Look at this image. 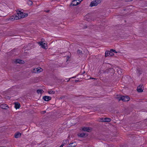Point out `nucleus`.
Here are the masks:
<instances>
[{"label": "nucleus", "mask_w": 147, "mask_h": 147, "mask_svg": "<svg viewBox=\"0 0 147 147\" xmlns=\"http://www.w3.org/2000/svg\"><path fill=\"white\" fill-rule=\"evenodd\" d=\"M21 134L20 133H18L15 135V137L16 138H20L21 136Z\"/></svg>", "instance_id": "2eb2a0df"}, {"label": "nucleus", "mask_w": 147, "mask_h": 147, "mask_svg": "<svg viewBox=\"0 0 147 147\" xmlns=\"http://www.w3.org/2000/svg\"><path fill=\"white\" fill-rule=\"evenodd\" d=\"M87 136V135H86V134L84 133H81V134H78V136L79 137H84V136L86 137Z\"/></svg>", "instance_id": "f8f14e48"}, {"label": "nucleus", "mask_w": 147, "mask_h": 147, "mask_svg": "<svg viewBox=\"0 0 147 147\" xmlns=\"http://www.w3.org/2000/svg\"><path fill=\"white\" fill-rule=\"evenodd\" d=\"M34 73H38V67L35 68L34 69Z\"/></svg>", "instance_id": "4be33fe9"}, {"label": "nucleus", "mask_w": 147, "mask_h": 147, "mask_svg": "<svg viewBox=\"0 0 147 147\" xmlns=\"http://www.w3.org/2000/svg\"><path fill=\"white\" fill-rule=\"evenodd\" d=\"M15 62L16 63L23 64L24 63V61L23 60L17 59L16 60Z\"/></svg>", "instance_id": "9b49d317"}, {"label": "nucleus", "mask_w": 147, "mask_h": 147, "mask_svg": "<svg viewBox=\"0 0 147 147\" xmlns=\"http://www.w3.org/2000/svg\"><path fill=\"white\" fill-rule=\"evenodd\" d=\"M42 112L43 113H46V111H42Z\"/></svg>", "instance_id": "473e14b6"}, {"label": "nucleus", "mask_w": 147, "mask_h": 147, "mask_svg": "<svg viewBox=\"0 0 147 147\" xmlns=\"http://www.w3.org/2000/svg\"><path fill=\"white\" fill-rule=\"evenodd\" d=\"M82 130L84 131L90 132L91 131L92 128L88 127H84L82 128Z\"/></svg>", "instance_id": "6e6552de"}, {"label": "nucleus", "mask_w": 147, "mask_h": 147, "mask_svg": "<svg viewBox=\"0 0 147 147\" xmlns=\"http://www.w3.org/2000/svg\"><path fill=\"white\" fill-rule=\"evenodd\" d=\"M110 54L109 51H107L105 52V56L106 57L108 56Z\"/></svg>", "instance_id": "6ab92c4d"}, {"label": "nucleus", "mask_w": 147, "mask_h": 147, "mask_svg": "<svg viewBox=\"0 0 147 147\" xmlns=\"http://www.w3.org/2000/svg\"><path fill=\"white\" fill-rule=\"evenodd\" d=\"M11 20H17L18 19V17L17 15H13L11 16L9 18Z\"/></svg>", "instance_id": "0eeeda50"}, {"label": "nucleus", "mask_w": 147, "mask_h": 147, "mask_svg": "<svg viewBox=\"0 0 147 147\" xmlns=\"http://www.w3.org/2000/svg\"><path fill=\"white\" fill-rule=\"evenodd\" d=\"M137 72L138 74L139 75H140L142 73V71L139 68H137Z\"/></svg>", "instance_id": "dca6fc26"}, {"label": "nucleus", "mask_w": 147, "mask_h": 147, "mask_svg": "<svg viewBox=\"0 0 147 147\" xmlns=\"http://www.w3.org/2000/svg\"><path fill=\"white\" fill-rule=\"evenodd\" d=\"M132 0H126L125 1L126 2H129L131 1Z\"/></svg>", "instance_id": "c85d7f7f"}, {"label": "nucleus", "mask_w": 147, "mask_h": 147, "mask_svg": "<svg viewBox=\"0 0 147 147\" xmlns=\"http://www.w3.org/2000/svg\"><path fill=\"white\" fill-rule=\"evenodd\" d=\"M85 73V71H84L82 73V74H84Z\"/></svg>", "instance_id": "f704fd0d"}, {"label": "nucleus", "mask_w": 147, "mask_h": 147, "mask_svg": "<svg viewBox=\"0 0 147 147\" xmlns=\"http://www.w3.org/2000/svg\"><path fill=\"white\" fill-rule=\"evenodd\" d=\"M42 98L45 101H48L51 99V97L50 96H45L43 97Z\"/></svg>", "instance_id": "423d86ee"}, {"label": "nucleus", "mask_w": 147, "mask_h": 147, "mask_svg": "<svg viewBox=\"0 0 147 147\" xmlns=\"http://www.w3.org/2000/svg\"><path fill=\"white\" fill-rule=\"evenodd\" d=\"M44 92L42 90H37V93L39 94V93L41 94Z\"/></svg>", "instance_id": "aec40b11"}, {"label": "nucleus", "mask_w": 147, "mask_h": 147, "mask_svg": "<svg viewBox=\"0 0 147 147\" xmlns=\"http://www.w3.org/2000/svg\"><path fill=\"white\" fill-rule=\"evenodd\" d=\"M78 1H79V3H80L81 1H83V0H78Z\"/></svg>", "instance_id": "7c9ffc66"}, {"label": "nucleus", "mask_w": 147, "mask_h": 147, "mask_svg": "<svg viewBox=\"0 0 147 147\" xmlns=\"http://www.w3.org/2000/svg\"><path fill=\"white\" fill-rule=\"evenodd\" d=\"M0 107L1 108L7 109L8 108V105L6 104H2L0 105Z\"/></svg>", "instance_id": "1a4fd4ad"}, {"label": "nucleus", "mask_w": 147, "mask_h": 147, "mask_svg": "<svg viewBox=\"0 0 147 147\" xmlns=\"http://www.w3.org/2000/svg\"><path fill=\"white\" fill-rule=\"evenodd\" d=\"M38 43L42 48L45 49H46V47H47V45L45 43H43V42H38Z\"/></svg>", "instance_id": "39448f33"}, {"label": "nucleus", "mask_w": 147, "mask_h": 147, "mask_svg": "<svg viewBox=\"0 0 147 147\" xmlns=\"http://www.w3.org/2000/svg\"><path fill=\"white\" fill-rule=\"evenodd\" d=\"M101 121L102 122H110L111 121V119L109 118H102L101 119Z\"/></svg>", "instance_id": "9d476101"}, {"label": "nucleus", "mask_w": 147, "mask_h": 147, "mask_svg": "<svg viewBox=\"0 0 147 147\" xmlns=\"http://www.w3.org/2000/svg\"><path fill=\"white\" fill-rule=\"evenodd\" d=\"M102 1V0H95L93 1L91 3L90 6L91 7L96 6L98 4L100 3Z\"/></svg>", "instance_id": "7ed1b4c3"}, {"label": "nucleus", "mask_w": 147, "mask_h": 147, "mask_svg": "<svg viewBox=\"0 0 147 147\" xmlns=\"http://www.w3.org/2000/svg\"><path fill=\"white\" fill-rule=\"evenodd\" d=\"M110 51H111V52H115V53H117V52L115 50H114V49H111Z\"/></svg>", "instance_id": "b1692460"}, {"label": "nucleus", "mask_w": 147, "mask_h": 147, "mask_svg": "<svg viewBox=\"0 0 147 147\" xmlns=\"http://www.w3.org/2000/svg\"><path fill=\"white\" fill-rule=\"evenodd\" d=\"M17 15L19 19L26 17L28 16V13H24L23 12L19 11L18 12Z\"/></svg>", "instance_id": "f257e3e1"}, {"label": "nucleus", "mask_w": 147, "mask_h": 147, "mask_svg": "<svg viewBox=\"0 0 147 147\" xmlns=\"http://www.w3.org/2000/svg\"><path fill=\"white\" fill-rule=\"evenodd\" d=\"M49 11H50L49 10H47V11L45 10L44 11L46 12L47 13H48Z\"/></svg>", "instance_id": "c756f323"}, {"label": "nucleus", "mask_w": 147, "mask_h": 147, "mask_svg": "<svg viewBox=\"0 0 147 147\" xmlns=\"http://www.w3.org/2000/svg\"><path fill=\"white\" fill-rule=\"evenodd\" d=\"M28 3L29 4V5H31L32 4V2L31 1H28Z\"/></svg>", "instance_id": "393cba45"}, {"label": "nucleus", "mask_w": 147, "mask_h": 147, "mask_svg": "<svg viewBox=\"0 0 147 147\" xmlns=\"http://www.w3.org/2000/svg\"><path fill=\"white\" fill-rule=\"evenodd\" d=\"M117 99L119 101L122 100L123 101H128L129 100L130 98L128 96H123L118 97Z\"/></svg>", "instance_id": "f03ea898"}, {"label": "nucleus", "mask_w": 147, "mask_h": 147, "mask_svg": "<svg viewBox=\"0 0 147 147\" xmlns=\"http://www.w3.org/2000/svg\"><path fill=\"white\" fill-rule=\"evenodd\" d=\"M77 53L78 55H81L82 54V51L79 49H78L77 51Z\"/></svg>", "instance_id": "a211bd4d"}, {"label": "nucleus", "mask_w": 147, "mask_h": 147, "mask_svg": "<svg viewBox=\"0 0 147 147\" xmlns=\"http://www.w3.org/2000/svg\"><path fill=\"white\" fill-rule=\"evenodd\" d=\"M76 146V144L75 142L70 143L69 144V147H74Z\"/></svg>", "instance_id": "ddd939ff"}, {"label": "nucleus", "mask_w": 147, "mask_h": 147, "mask_svg": "<svg viewBox=\"0 0 147 147\" xmlns=\"http://www.w3.org/2000/svg\"><path fill=\"white\" fill-rule=\"evenodd\" d=\"M5 147L3 146V147Z\"/></svg>", "instance_id": "c9c22d12"}, {"label": "nucleus", "mask_w": 147, "mask_h": 147, "mask_svg": "<svg viewBox=\"0 0 147 147\" xmlns=\"http://www.w3.org/2000/svg\"><path fill=\"white\" fill-rule=\"evenodd\" d=\"M48 93L49 94H54L55 92L52 90H50L48 91Z\"/></svg>", "instance_id": "412c9836"}, {"label": "nucleus", "mask_w": 147, "mask_h": 147, "mask_svg": "<svg viewBox=\"0 0 147 147\" xmlns=\"http://www.w3.org/2000/svg\"><path fill=\"white\" fill-rule=\"evenodd\" d=\"M39 68H40V67H38V73H40L43 71V69L42 68H40L39 69Z\"/></svg>", "instance_id": "5701e85b"}, {"label": "nucleus", "mask_w": 147, "mask_h": 147, "mask_svg": "<svg viewBox=\"0 0 147 147\" xmlns=\"http://www.w3.org/2000/svg\"><path fill=\"white\" fill-rule=\"evenodd\" d=\"M90 79H95V78H90Z\"/></svg>", "instance_id": "72a5a7b5"}, {"label": "nucleus", "mask_w": 147, "mask_h": 147, "mask_svg": "<svg viewBox=\"0 0 147 147\" xmlns=\"http://www.w3.org/2000/svg\"><path fill=\"white\" fill-rule=\"evenodd\" d=\"M118 73L120 75H121V69H119V70H118Z\"/></svg>", "instance_id": "a878e982"}, {"label": "nucleus", "mask_w": 147, "mask_h": 147, "mask_svg": "<svg viewBox=\"0 0 147 147\" xmlns=\"http://www.w3.org/2000/svg\"><path fill=\"white\" fill-rule=\"evenodd\" d=\"M68 143L69 140H68L67 139L65 140H64L62 144H63V145L64 146L66 144Z\"/></svg>", "instance_id": "f3484780"}, {"label": "nucleus", "mask_w": 147, "mask_h": 147, "mask_svg": "<svg viewBox=\"0 0 147 147\" xmlns=\"http://www.w3.org/2000/svg\"><path fill=\"white\" fill-rule=\"evenodd\" d=\"M79 81L78 80H75V82H78Z\"/></svg>", "instance_id": "2f4dec72"}, {"label": "nucleus", "mask_w": 147, "mask_h": 147, "mask_svg": "<svg viewBox=\"0 0 147 147\" xmlns=\"http://www.w3.org/2000/svg\"><path fill=\"white\" fill-rule=\"evenodd\" d=\"M76 76H74V77H72L71 78H70L69 79V80L67 81V82H68L69 80L70 79H71V78H76Z\"/></svg>", "instance_id": "cd10ccee"}, {"label": "nucleus", "mask_w": 147, "mask_h": 147, "mask_svg": "<svg viewBox=\"0 0 147 147\" xmlns=\"http://www.w3.org/2000/svg\"><path fill=\"white\" fill-rule=\"evenodd\" d=\"M20 107V104L18 103H16L15 104V107L16 109L19 108Z\"/></svg>", "instance_id": "4468645a"}, {"label": "nucleus", "mask_w": 147, "mask_h": 147, "mask_svg": "<svg viewBox=\"0 0 147 147\" xmlns=\"http://www.w3.org/2000/svg\"><path fill=\"white\" fill-rule=\"evenodd\" d=\"M110 53L111 54H110L109 55H110V56H113V55H114V54L111 52V51L110 52Z\"/></svg>", "instance_id": "bb28decb"}, {"label": "nucleus", "mask_w": 147, "mask_h": 147, "mask_svg": "<svg viewBox=\"0 0 147 147\" xmlns=\"http://www.w3.org/2000/svg\"><path fill=\"white\" fill-rule=\"evenodd\" d=\"M143 84L140 85L138 87L137 90L139 92H142L143 91Z\"/></svg>", "instance_id": "20e7f679"}]
</instances>
